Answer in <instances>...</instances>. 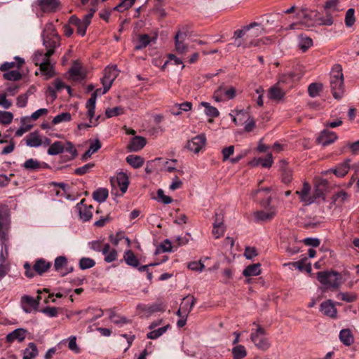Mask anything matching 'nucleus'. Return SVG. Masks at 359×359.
Instances as JSON below:
<instances>
[{
    "mask_svg": "<svg viewBox=\"0 0 359 359\" xmlns=\"http://www.w3.org/2000/svg\"><path fill=\"white\" fill-rule=\"evenodd\" d=\"M263 27L257 22H252L241 29L234 32L233 38L238 47H249L259 45V39H256L262 34Z\"/></svg>",
    "mask_w": 359,
    "mask_h": 359,
    "instance_id": "obj_1",
    "label": "nucleus"
},
{
    "mask_svg": "<svg viewBox=\"0 0 359 359\" xmlns=\"http://www.w3.org/2000/svg\"><path fill=\"white\" fill-rule=\"evenodd\" d=\"M41 38L43 46L47 49L45 55L50 57L54 53L55 49L60 44V38L52 22L46 24L41 34Z\"/></svg>",
    "mask_w": 359,
    "mask_h": 359,
    "instance_id": "obj_2",
    "label": "nucleus"
},
{
    "mask_svg": "<svg viewBox=\"0 0 359 359\" xmlns=\"http://www.w3.org/2000/svg\"><path fill=\"white\" fill-rule=\"evenodd\" d=\"M330 88L333 97L341 99L344 95V76L340 65H335L331 71Z\"/></svg>",
    "mask_w": 359,
    "mask_h": 359,
    "instance_id": "obj_3",
    "label": "nucleus"
},
{
    "mask_svg": "<svg viewBox=\"0 0 359 359\" xmlns=\"http://www.w3.org/2000/svg\"><path fill=\"white\" fill-rule=\"evenodd\" d=\"M341 274L334 271H320L317 273V279L326 288L338 287L341 283Z\"/></svg>",
    "mask_w": 359,
    "mask_h": 359,
    "instance_id": "obj_4",
    "label": "nucleus"
},
{
    "mask_svg": "<svg viewBox=\"0 0 359 359\" xmlns=\"http://www.w3.org/2000/svg\"><path fill=\"white\" fill-rule=\"evenodd\" d=\"M250 339L259 350L265 351L271 346V343L266 337V331L260 325H257L256 329L252 330Z\"/></svg>",
    "mask_w": 359,
    "mask_h": 359,
    "instance_id": "obj_5",
    "label": "nucleus"
},
{
    "mask_svg": "<svg viewBox=\"0 0 359 359\" xmlns=\"http://www.w3.org/2000/svg\"><path fill=\"white\" fill-rule=\"evenodd\" d=\"M296 194L299 196L300 201L305 205H311L321 198V191L318 189L311 193V186L306 182L303 183L302 189L297 190Z\"/></svg>",
    "mask_w": 359,
    "mask_h": 359,
    "instance_id": "obj_6",
    "label": "nucleus"
},
{
    "mask_svg": "<svg viewBox=\"0 0 359 359\" xmlns=\"http://www.w3.org/2000/svg\"><path fill=\"white\" fill-rule=\"evenodd\" d=\"M271 198L269 197L266 201L262 203L264 210L254 212V218L257 222L271 220L276 214V209L270 205Z\"/></svg>",
    "mask_w": 359,
    "mask_h": 359,
    "instance_id": "obj_7",
    "label": "nucleus"
},
{
    "mask_svg": "<svg viewBox=\"0 0 359 359\" xmlns=\"http://www.w3.org/2000/svg\"><path fill=\"white\" fill-rule=\"evenodd\" d=\"M137 309L142 317L148 318L156 312H163L165 311V306L162 304H152L150 305L140 304L137 306Z\"/></svg>",
    "mask_w": 359,
    "mask_h": 359,
    "instance_id": "obj_8",
    "label": "nucleus"
},
{
    "mask_svg": "<svg viewBox=\"0 0 359 359\" xmlns=\"http://www.w3.org/2000/svg\"><path fill=\"white\" fill-rule=\"evenodd\" d=\"M236 96V89L233 87L226 88L224 86L219 87L213 94L216 102H222L226 99L231 100Z\"/></svg>",
    "mask_w": 359,
    "mask_h": 359,
    "instance_id": "obj_9",
    "label": "nucleus"
},
{
    "mask_svg": "<svg viewBox=\"0 0 359 359\" xmlns=\"http://www.w3.org/2000/svg\"><path fill=\"white\" fill-rule=\"evenodd\" d=\"M205 135L204 134H201L189 140L187 144V147L189 150L196 154L198 153L205 147Z\"/></svg>",
    "mask_w": 359,
    "mask_h": 359,
    "instance_id": "obj_10",
    "label": "nucleus"
},
{
    "mask_svg": "<svg viewBox=\"0 0 359 359\" xmlns=\"http://www.w3.org/2000/svg\"><path fill=\"white\" fill-rule=\"evenodd\" d=\"M40 299V297H37L36 299H34L29 295L22 296L20 302L22 310L25 313H29L33 310L36 309L39 304Z\"/></svg>",
    "mask_w": 359,
    "mask_h": 359,
    "instance_id": "obj_11",
    "label": "nucleus"
},
{
    "mask_svg": "<svg viewBox=\"0 0 359 359\" xmlns=\"http://www.w3.org/2000/svg\"><path fill=\"white\" fill-rule=\"evenodd\" d=\"M118 75L116 66L107 67L104 70V76L101 79L102 86H106L107 88L111 87Z\"/></svg>",
    "mask_w": 359,
    "mask_h": 359,
    "instance_id": "obj_12",
    "label": "nucleus"
},
{
    "mask_svg": "<svg viewBox=\"0 0 359 359\" xmlns=\"http://www.w3.org/2000/svg\"><path fill=\"white\" fill-rule=\"evenodd\" d=\"M22 167L25 170L32 172L48 169L50 165L45 162H40L34 158H29L22 165Z\"/></svg>",
    "mask_w": 359,
    "mask_h": 359,
    "instance_id": "obj_13",
    "label": "nucleus"
},
{
    "mask_svg": "<svg viewBox=\"0 0 359 359\" xmlns=\"http://www.w3.org/2000/svg\"><path fill=\"white\" fill-rule=\"evenodd\" d=\"M38 5L43 12L53 13L60 8L58 0H37Z\"/></svg>",
    "mask_w": 359,
    "mask_h": 359,
    "instance_id": "obj_14",
    "label": "nucleus"
},
{
    "mask_svg": "<svg viewBox=\"0 0 359 359\" xmlns=\"http://www.w3.org/2000/svg\"><path fill=\"white\" fill-rule=\"evenodd\" d=\"M186 36L187 34L181 31H178L175 36V50L180 54H186L188 51V46L184 42Z\"/></svg>",
    "mask_w": 359,
    "mask_h": 359,
    "instance_id": "obj_15",
    "label": "nucleus"
},
{
    "mask_svg": "<svg viewBox=\"0 0 359 359\" xmlns=\"http://www.w3.org/2000/svg\"><path fill=\"white\" fill-rule=\"evenodd\" d=\"M9 225L8 215L6 212H1L0 211V238L4 242L8 238Z\"/></svg>",
    "mask_w": 359,
    "mask_h": 359,
    "instance_id": "obj_16",
    "label": "nucleus"
},
{
    "mask_svg": "<svg viewBox=\"0 0 359 359\" xmlns=\"http://www.w3.org/2000/svg\"><path fill=\"white\" fill-rule=\"evenodd\" d=\"M27 331L23 328H18L8 333L6 337V341L8 343H13L15 341L22 342L25 339Z\"/></svg>",
    "mask_w": 359,
    "mask_h": 359,
    "instance_id": "obj_17",
    "label": "nucleus"
},
{
    "mask_svg": "<svg viewBox=\"0 0 359 359\" xmlns=\"http://www.w3.org/2000/svg\"><path fill=\"white\" fill-rule=\"evenodd\" d=\"M337 139V136L334 132L325 130L321 132L317 140L320 144L326 147L333 143Z\"/></svg>",
    "mask_w": 359,
    "mask_h": 359,
    "instance_id": "obj_18",
    "label": "nucleus"
},
{
    "mask_svg": "<svg viewBox=\"0 0 359 359\" xmlns=\"http://www.w3.org/2000/svg\"><path fill=\"white\" fill-rule=\"evenodd\" d=\"M320 311L326 316L335 318L337 316V309L332 300H327L321 303Z\"/></svg>",
    "mask_w": 359,
    "mask_h": 359,
    "instance_id": "obj_19",
    "label": "nucleus"
},
{
    "mask_svg": "<svg viewBox=\"0 0 359 359\" xmlns=\"http://www.w3.org/2000/svg\"><path fill=\"white\" fill-rule=\"evenodd\" d=\"M84 200H82L79 204H77L76 208L79 212V216L81 219L84 222L89 221L92 216V205H87L83 203Z\"/></svg>",
    "mask_w": 359,
    "mask_h": 359,
    "instance_id": "obj_20",
    "label": "nucleus"
},
{
    "mask_svg": "<svg viewBox=\"0 0 359 359\" xmlns=\"http://www.w3.org/2000/svg\"><path fill=\"white\" fill-rule=\"evenodd\" d=\"M285 94V92L284 90L280 88V86L278 85V83H276L269 89L267 96L269 99L271 100L279 102L283 98Z\"/></svg>",
    "mask_w": 359,
    "mask_h": 359,
    "instance_id": "obj_21",
    "label": "nucleus"
},
{
    "mask_svg": "<svg viewBox=\"0 0 359 359\" xmlns=\"http://www.w3.org/2000/svg\"><path fill=\"white\" fill-rule=\"evenodd\" d=\"M27 146L29 147H39L42 146L41 138L38 132L29 133L25 138Z\"/></svg>",
    "mask_w": 359,
    "mask_h": 359,
    "instance_id": "obj_22",
    "label": "nucleus"
},
{
    "mask_svg": "<svg viewBox=\"0 0 359 359\" xmlns=\"http://www.w3.org/2000/svg\"><path fill=\"white\" fill-rule=\"evenodd\" d=\"M302 77L300 74H295L294 72H290L280 76L278 81L277 83L278 85L281 84H290L296 81H298Z\"/></svg>",
    "mask_w": 359,
    "mask_h": 359,
    "instance_id": "obj_23",
    "label": "nucleus"
},
{
    "mask_svg": "<svg viewBox=\"0 0 359 359\" xmlns=\"http://www.w3.org/2000/svg\"><path fill=\"white\" fill-rule=\"evenodd\" d=\"M339 338L346 346H350L354 342V337L350 329H342L339 332Z\"/></svg>",
    "mask_w": 359,
    "mask_h": 359,
    "instance_id": "obj_24",
    "label": "nucleus"
},
{
    "mask_svg": "<svg viewBox=\"0 0 359 359\" xmlns=\"http://www.w3.org/2000/svg\"><path fill=\"white\" fill-rule=\"evenodd\" d=\"M69 23L76 27L78 34L83 36L86 33L87 27H88L85 22H81V20L78 18L76 15H72L69 20Z\"/></svg>",
    "mask_w": 359,
    "mask_h": 359,
    "instance_id": "obj_25",
    "label": "nucleus"
},
{
    "mask_svg": "<svg viewBox=\"0 0 359 359\" xmlns=\"http://www.w3.org/2000/svg\"><path fill=\"white\" fill-rule=\"evenodd\" d=\"M273 163V160L272 154L269 153L265 158H254L250 162V165L253 167L262 165L264 168H270L271 167Z\"/></svg>",
    "mask_w": 359,
    "mask_h": 359,
    "instance_id": "obj_26",
    "label": "nucleus"
},
{
    "mask_svg": "<svg viewBox=\"0 0 359 359\" xmlns=\"http://www.w3.org/2000/svg\"><path fill=\"white\" fill-rule=\"evenodd\" d=\"M50 57L45 55V62L39 66L40 71L46 76V79H50L55 75L53 70V65H50Z\"/></svg>",
    "mask_w": 359,
    "mask_h": 359,
    "instance_id": "obj_27",
    "label": "nucleus"
},
{
    "mask_svg": "<svg viewBox=\"0 0 359 359\" xmlns=\"http://www.w3.org/2000/svg\"><path fill=\"white\" fill-rule=\"evenodd\" d=\"M350 162L351 160L348 158L343 163L339 164L334 169H332V171L337 177H343L348 173L349 170Z\"/></svg>",
    "mask_w": 359,
    "mask_h": 359,
    "instance_id": "obj_28",
    "label": "nucleus"
},
{
    "mask_svg": "<svg viewBox=\"0 0 359 359\" xmlns=\"http://www.w3.org/2000/svg\"><path fill=\"white\" fill-rule=\"evenodd\" d=\"M196 303V299L193 296H187L183 299L180 304L182 309L184 310V317H187Z\"/></svg>",
    "mask_w": 359,
    "mask_h": 359,
    "instance_id": "obj_29",
    "label": "nucleus"
},
{
    "mask_svg": "<svg viewBox=\"0 0 359 359\" xmlns=\"http://www.w3.org/2000/svg\"><path fill=\"white\" fill-rule=\"evenodd\" d=\"M102 254L105 256L104 261L107 263L112 262L117 259L118 253L116 250H110L109 244L107 243L102 250Z\"/></svg>",
    "mask_w": 359,
    "mask_h": 359,
    "instance_id": "obj_30",
    "label": "nucleus"
},
{
    "mask_svg": "<svg viewBox=\"0 0 359 359\" xmlns=\"http://www.w3.org/2000/svg\"><path fill=\"white\" fill-rule=\"evenodd\" d=\"M51 266V263L43 259H39L35 262L34 270L38 274L41 275L46 272Z\"/></svg>",
    "mask_w": 359,
    "mask_h": 359,
    "instance_id": "obj_31",
    "label": "nucleus"
},
{
    "mask_svg": "<svg viewBox=\"0 0 359 359\" xmlns=\"http://www.w3.org/2000/svg\"><path fill=\"white\" fill-rule=\"evenodd\" d=\"M146 144L145 138L140 136H135L133 137L128 146L132 151H138L141 150Z\"/></svg>",
    "mask_w": 359,
    "mask_h": 359,
    "instance_id": "obj_32",
    "label": "nucleus"
},
{
    "mask_svg": "<svg viewBox=\"0 0 359 359\" xmlns=\"http://www.w3.org/2000/svg\"><path fill=\"white\" fill-rule=\"evenodd\" d=\"M192 104L190 102H185L182 104H176L170 109L174 116L181 114L182 111H189L191 109Z\"/></svg>",
    "mask_w": 359,
    "mask_h": 359,
    "instance_id": "obj_33",
    "label": "nucleus"
},
{
    "mask_svg": "<svg viewBox=\"0 0 359 359\" xmlns=\"http://www.w3.org/2000/svg\"><path fill=\"white\" fill-rule=\"evenodd\" d=\"M96 100L97 97L92 94L91 97L87 101L86 104V107L88 109L87 116L89 118L90 123L94 126L97 125L96 123H94L93 122V118L94 117L95 115Z\"/></svg>",
    "mask_w": 359,
    "mask_h": 359,
    "instance_id": "obj_34",
    "label": "nucleus"
},
{
    "mask_svg": "<svg viewBox=\"0 0 359 359\" xmlns=\"http://www.w3.org/2000/svg\"><path fill=\"white\" fill-rule=\"evenodd\" d=\"M38 353L39 351L36 344L33 342H30L24 350L23 359H33L38 355Z\"/></svg>",
    "mask_w": 359,
    "mask_h": 359,
    "instance_id": "obj_35",
    "label": "nucleus"
},
{
    "mask_svg": "<svg viewBox=\"0 0 359 359\" xmlns=\"http://www.w3.org/2000/svg\"><path fill=\"white\" fill-rule=\"evenodd\" d=\"M260 264H253L248 266L243 271V275L245 277L258 276L261 273Z\"/></svg>",
    "mask_w": 359,
    "mask_h": 359,
    "instance_id": "obj_36",
    "label": "nucleus"
},
{
    "mask_svg": "<svg viewBox=\"0 0 359 359\" xmlns=\"http://www.w3.org/2000/svg\"><path fill=\"white\" fill-rule=\"evenodd\" d=\"M298 46L303 52H305L313 46V40L306 35L300 34L298 37Z\"/></svg>",
    "mask_w": 359,
    "mask_h": 359,
    "instance_id": "obj_37",
    "label": "nucleus"
},
{
    "mask_svg": "<svg viewBox=\"0 0 359 359\" xmlns=\"http://www.w3.org/2000/svg\"><path fill=\"white\" fill-rule=\"evenodd\" d=\"M123 259L126 263L130 266L137 267L139 266V260L130 250L124 252Z\"/></svg>",
    "mask_w": 359,
    "mask_h": 359,
    "instance_id": "obj_38",
    "label": "nucleus"
},
{
    "mask_svg": "<svg viewBox=\"0 0 359 359\" xmlns=\"http://www.w3.org/2000/svg\"><path fill=\"white\" fill-rule=\"evenodd\" d=\"M14 59L16 62H6L2 64L0 67V70L2 72H6L11 68L15 67V65L18 68H20L25 62L24 59L20 57H15Z\"/></svg>",
    "mask_w": 359,
    "mask_h": 359,
    "instance_id": "obj_39",
    "label": "nucleus"
},
{
    "mask_svg": "<svg viewBox=\"0 0 359 359\" xmlns=\"http://www.w3.org/2000/svg\"><path fill=\"white\" fill-rule=\"evenodd\" d=\"M348 198V194L346 191L341 190L335 193L332 196V203L336 206L341 205Z\"/></svg>",
    "mask_w": 359,
    "mask_h": 359,
    "instance_id": "obj_40",
    "label": "nucleus"
},
{
    "mask_svg": "<svg viewBox=\"0 0 359 359\" xmlns=\"http://www.w3.org/2000/svg\"><path fill=\"white\" fill-rule=\"evenodd\" d=\"M116 182L121 193H126L129 184L128 178L126 175L124 173H119L116 177Z\"/></svg>",
    "mask_w": 359,
    "mask_h": 359,
    "instance_id": "obj_41",
    "label": "nucleus"
},
{
    "mask_svg": "<svg viewBox=\"0 0 359 359\" xmlns=\"http://www.w3.org/2000/svg\"><path fill=\"white\" fill-rule=\"evenodd\" d=\"M64 152L63 143L60 141H55L48 148L47 153L50 156H55Z\"/></svg>",
    "mask_w": 359,
    "mask_h": 359,
    "instance_id": "obj_42",
    "label": "nucleus"
},
{
    "mask_svg": "<svg viewBox=\"0 0 359 359\" xmlns=\"http://www.w3.org/2000/svg\"><path fill=\"white\" fill-rule=\"evenodd\" d=\"M108 195V190L106 188H99L93 192V198L96 201L102 203L106 201Z\"/></svg>",
    "mask_w": 359,
    "mask_h": 359,
    "instance_id": "obj_43",
    "label": "nucleus"
},
{
    "mask_svg": "<svg viewBox=\"0 0 359 359\" xmlns=\"http://www.w3.org/2000/svg\"><path fill=\"white\" fill-rule=\"evenodd\" d=\"M126 161L134 168H139L144 164V160L140 156L129 155L126 157Z\"/></svg>",
    "mask_w": 359,
    "mask_h": 359,
    "instance_id": "obj_44",
    "label": "nucleus"
},
{
    "mask_svg": "<svg viewBox=\"0 0 359 359\" xmlns=\"http://www.w3.org/2000/svg\"><path fill=\"white\" fill-rule=\"evenodd\" d=\"M29 119L28 117H22L20 119V123L22 126L15 131V135L17 137H21L25 133L28 132L32 128V124H27L26 122Z\"/></svg>",
    "mask_w": 359,
    "mask_h": 359,
    "instance_id": "obj_45",
    "label": "nucleus"
},
{
    "mask_svg": "<svg viewBox=\"0 0 359 359\" xmlns=\"http://www.w3.org/2000/svg\"><path fill=\"white\" fill-rule=\"evenodd\" d=\"M64 152L68 153L69 156L67 161L73 160L77 156V151L74 144L70 142H66L63 144Z\"/></svg>",
    "mask_w": 359,
    "mask_h": 359,
    "instance_id": "obj_46",
    "label": "nucleus"
},
{
    "mask_svg": "<svg viewBox=\"0 0 359 359\" xmlns=\"http://www.w3.org/2000/svg\"><path fill=\"white\" fill-rule=\"evenodd\" d=\"M201 105L205 107V114L210 117L215 118L219 115L218 109L206 102H202Z\"/></svg>",
    "mask_w": 359,
    "mask_h": 359,
    "instance_id": "obj_47",
    "label": "nucleus"
},
{
    "mask_svg": "<svg viewBox=\"0 0 359 359\" xmlns=\"http://www.w3.org/2000/svg\"><path fill=\"white\" fill-rule=\"evenodd\" d=\"M170 328V325H166L157 330H152L147 333V337L150 339H156L162 336Z\"/></svg>",
    "mask_w": 359,
    "mask_h": 359,
    "instance_id": "obj_48",
    "label": "nucleus"
},
{
    "mask_svg": "<svg viewBox=\"0 0 359 359\" xmlns=\"http://www.w3.org/2000/svg\"><path fill=\"white\" fill-rule=\"evenodd\" d=\"M67 265V259L65 256H59L55 258L54 262V268L56 271L62 273V270Z\"/></svg>",
    "mask_w": 359,
    "mask_h": 359,
    "instance_id": "obj_49",
    "label": "nucleus"
},
{
    "mask_svg": "<svg viewBox=\"0 0 359 359\" xmlns=\"http://www.w3.org/2000/svg\"><path fill=\"white\" fill-rule=\"evenodd\" d=\"M135 2V0H121V2L116 6L113 10L122 13L131 8Z\"/></svg>",
    "mask_w": 359,
    "mask_h": 359,
    "instance_id": "obj_50",
    "label": "nucleus"
},
{
    "mask_svg": "<svg viewBox=\"0 0 359 359\" xmlns=\"http://www.w3.org/2000/svg\"><path fill=\"white\" fill-rule=\"evenodd\" d=\"M72 119V115L69 112H62L60 114L55 116L52 120V123L53 125H57L64 122L70 121Z\"/></svg>",
    "mask_w": 359,
    "mask_h": 359,
    "instance_id": "obj_51",
    "label": "nucleus"
},
{
    "mask_svg": "<svg viewBox=\"0 0 359 359\" xmlns=\"http://www.w3.org/2000/svg\"><path fill=\"white\" fill-rule=\"evenodd\" d=\"M232 353L234 359H243L247 355V351L244 346L237 345L232 348Z\"/></svg>",
    "mask_w": 359,
    "mask_h": 359,
    "instance_id": "obj_52",
    "label": "nucleus"
},
{
    "mask_svg": "<svg viewBox=\"0 0 359 359\" xmlns=\"http://www.w3.org/2000/svg\"><path fill=\"white\" fill-rule=\"evenodd\" d=\"M325 15L324 17H321L318 18L319 25H326L330 26L333 24V13L334 12L325 11Z\"/></svg>",
    "mask_w": 359,
    "mask_h": 359,
    "instance_id": "obj_53",
    "label": "nucleus"
},
{
    "mask_svg": "<svg viewBox=\"0 0 359 359\" xmlns=\"http://www.w3.org/2000/svg\"><path fill=\"white\" fill-rule=\"evenodd\" d=\"M323 88V85L318 83H312L309 86V95L312 97H316L319 95L320 91Z\"/></svg>",
    "mask_w": 359,
    "mask_h": 359,
    "instance_id": "obj_54",
    "label": "nucleus"
},
{
    "mask_svg": "<svg viewBox=\"0 0 359 359\" xmlns=\"http://www.w3.org/2000/svg\"><path fill=\"white\" fill-rule=\"evenodd\" d=\"M355 10L353 8H349L347 10L345 15V25L346 27H350L355 23Z\"/></svg>",
    "mask_w": 359,
    "mask_h": 359,
    "instance_id": "obj_55",
    "label": "nucleus"
},
{
    "mask_svg": "<svg viewBox=\"0 0 359 359\" xmlns=\"http://www.w3.org/2000/svg\"><path fill=\"white\" fill-rule=\"evenodd\" d=\"M13 119V114L10 111H0V123L3 125L10 124Z\"/></svg>",
    "mask_w": 359,
    "mask_h": 359,
    "instance_id": "obj_56",
    "label": "nucleus"
},
{
    "mask_svg": "<svg viewBox=\"0 0 359 359\" xmlns=\"http://www.w3.org/2000/svg\"><path fill=\"white\" fill-rule=\"evenodd\" d=\"M3 76L5 79L13 81H18L22 78V74L18 70L8 71Z\"/></svg>",
    "mask_w": 359,
    "mask_h": 359,
    "instance_id": "obj_57",
    "label": "nucleus"
},
{
    "mask_svg": "<svg viewBox=\"0 0 359 359\" xmlns=\"http://www.w3.org/2000/svg\"><path fill=\"white\" fill-rule=\"evenodd\" d=\"M95 167V163H88L83 166L79 167L74 170V173L77 175H83L90 172V170Z\"/></svg>",
    "mask_w": 359,
    "mask_h": 359,
    "instance_id": "obj_58",
    "label": "nucleus"
},
{
    "mask_svg": "<svg viewBox=\"0 0 359 359\" xmlns=\"http://www.w3.org/2000/svg\"><path fill=\"white\" fill-rule=\"evenodd\" d=\"M95 265V262L88 257H82L79 261V267L82 270L90 269Z\"/></svg>",
    "mask_w": 359,
    "mask_h": 359,
    "instance_id": "obj_59",
    "label": "nucleus"
},
{
    "mask_svg": "<svg viewBox=\"0 0 359 359\" xmlns=\"http://www.w3.org/2000/svg\"><path fill=\"white\" fill-rule=\"evenodd\" d=\"M32 92L30 90H27V92L25 94L20 95L17 97L16 104L20 108H23L26 107L28 101L29 96L31 95Z\"/></svg>",
    "mask_w": 359,
    "mask_h": 359,
    "instance_id": "obj_60",
    "label": "nucleus"
},
{
    "mask_svg": "<svg viewBox=\"0 0 359 359\" xmlns=\"http://www.w3.org/2000/svg\"><path fill=\"white\" fill-rule=\"evenodd\" d=\"M339 0H330L327 1L324 6L325 11H330L334 13L339 11Z\"/></svg>",
    "mask_w": 359,
    "mask_h": 359,
    "instance_id": "obj_61",
    "label": "nucleus"
},
{
    "mask_svg": "<svg viewBox=\"0 0 359 359\" xmlns=\"http://www.w3.org/2000/svg\"><path fill=\"white\" fill-rule=\"evenodd\" d=\"M69 74L74 79H80L83 78L81 67L77 64H75L72 67L69 69Z\"/></svg>",
    "mask_w": 359,
    "mask_h": 359,
    "instance_id": "obj_62",
    "label": "nucleus"
},
{
    "mask_svg": "<svg viewBox=\"0 0 359 359\" xmlns=\"http://www.w3.org/2000/svg\"><path fill=\"white\" fill-rule=\"evenodd\" d=\"M150 42V37L147 34L141 35L139 39L135 49L140 50L145 48Z\"/></svg>",
    "mask_w": 359,
    "mask_h": 359,
    "instance_id": "obj_63",
    "label": "nucleus"
},
{
    "mask_svg": "<svg viewBox=\"0 0 359 359\" xmlns=\"http://www.w3.org/2000/svg\"><path fill=\"white\" fill-rule=\"evenodd\" d=\"M123 113V109L121 107H115L114 108H107L105 114L107 118H111L118 116Z\"/></svg>",
    "mask_w": 359,
    "mask_h": 359,
    "instance_id": "obj_64",
    "label": "nucleus"
}]
</instances>
